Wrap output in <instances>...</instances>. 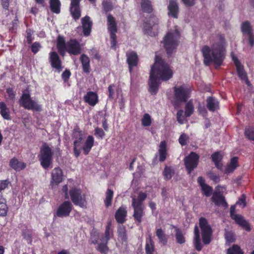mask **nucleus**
I'll use <instances>...</instances> for the list:
<instances>
[{
    "mask_svg": "<svg viewBox=\"0 0 254 254\" xmlns=\"http://www.w3.org/2000/svg\"><path fill=\"white\" fill-rule=\"evenodd\" d=\"M211 200L216 206H222L225 208L228 206L225 196L220 192H213Z\"/></svg>",
    "mask_w": 254,
    "mask_h": 254,
    "instance_id": "nucleus-16",
    "label": "nucleus"
},
{
    "mask_svg": "<svg viewBox=\"0 0 254 254\" xmlns=\"http://www.w3.org/2000/svg\"><path fill=\"white\" fill-rule=\"evenodd\" d=\"M173 72L169 65L159 56H155V62L151 67L149 80V91L155 95L158 90V81L160 79L168 80L172 77Z\"/></svg>",
    "mask_w": 254,
    "mask_h": 254,
    "instance_id": "nucleus-2",
    "label": "nucleus"
},
{
    "mask_svg": "<svg viewBox=\"0 0 254 254\" xmlns=\"http://www.w3.org/2000/svg\"><path fill=\"white\" fill-rule=\"evenodd\" d=\"M206 101L207 108L209 111L214 112L219 109V102L215 98L209 96Z\"/></svg>",
    "mask_w": 254,
    "mask_h": 254,
    "instance_id": "nucleus-25",
    "label": "nucleus"
},
{
    "mask_svg": "<svg viewBox=\"0 0 254 254\" xmlns=\"http://www.w3.org/2000/svg\"><path fill=\"white\" fill-rule=\"evenodd\" d=\"M208 175L209 178L212 180L215 183H218L220 181V177L218 175L213 173V172H209Z\"/></svg>",
    "mask_w": 254,
    "mask_h": 254,
    "instance_id": "nucleus-58",
    "label": "nucleus"
},
{
    "mask_svg": "<svg viewBox=\"0 0 254 254\" xmlns=\"http://www.w3.org/2000/svg\"><path fill=\"white\" fill-rule=\"evenodd\" d=\"M83 100L92 107H94L99 101L97 93L94 91L87 92L83 96Z\"/></svg>",
    "mask_w": 254,
    "mask_h": 254,
    "instance_id": "nucleus-20",
    "label": "nucleus"
},
{
    "mask_svg": "<svg viewBox=\"0 0 254 254\" xmlns=\"http://www.w3.org/2000/svg\"><path fill=\"white\" fill-rule=\"evenodd\" d=\"M0 115L2 117L6 120L11 119L9 114V109L7 108L6 104L4 102H1L0 104Z\"/></svg>",
    "mask_w": 254,
    "mask_h": 254,
    "instance_id": "nucleus-34",
    "label": "nucleus"
},
{
    "mask_svg": "<svg viewBox=\"0 0 254 254\" xmlns=\"http://www.w3.org/2000/svg\"><path fill=\"white\" fill-rule=\"evenodd\" d=\"M50 7L51 10L56 14L61 12V2L60 0H50Z\"/></svg>",
    "mask_w": 254,
    "mask_h": 254,
    "instance_id": "nucleus-35",
    "label": "nucleus"
},
{
    "mask_svg": "<svg viewBox=\"0 0 254 254\" xmlns=\"http://www.w3.org/2000/svg\"><path fill=\"white\" fill-rule=\"evenodd\" d=\"M131 205L133 209L144 208L142 202L135 198H132Z\"/></svg>",
    "mask_w": 254,
    "mask_h": 254,
    "instance_id": "nucleus-50",
    "label": "nucleus"
},
{
    "mask_svg": "<svg viewBox=\"0 0 254 254\" xmlns=\"http://www.w3.org/2000/svg\"><path fill=\"white\" fill-rule=\"evenodd\" d=\"M71 75V72L68 69H65L62 74V78L65 82L68 81Z\"/></svg>",
    "mask_w": 254,
    "mask_h": 254,
    "instance_id": "nucleus-60",
    "label": "nucleus"
},
{
    "mask_svg": "<svg viewBox=\"0 0 254 254\" xmlns=\"http://www.w3.org/2000/svg\"><path fill=\"white\" fill-rule=\"evenodd\" d=\"M183 113L184 111L183 110H179L177 113V120L180 124H183Z\"/></svg>",
    "mask_w": 254,
    "mask_h": 254,
    "instance_id": "nucleus-62",
    "label": "nucleus"
},
{
    "mask_svg": "<svg viewBox=\"0 0 254 254\" xmlns=\"http://www.w3.org/2000/svg\"><path fill=\"white\" fill-rule=\"evenodd\" d=\"M151 23L145 22L143 24V30L146 34L152 36V28L153 26L150 24Z\"/></svg>",
    "mask_w": 254,
    "mask_h": 254,
    "instance_id": "nucleus-51",
    "label": "nucleus"
},
{
    "mask_svg": "<svg viewBox=\"0 0 254 254\" xmlns=\"http://www.w3.org/2000/svg\"><path fill=\"white\" fill-rule=\"evenodd\" d=\"M151 118L148 114H145L141 120V124L143 127H149L151 124Z\"/></svg>",
    "mask_w": 254,
    "mask_h": 254,
    "instance_id": "nucleus-47",
    "label": "nucleus"
},
{
    "mask_svg": "<svg viewBox=\"0 0 254 254\" xmlns=\"http://www.w3.org/2000/svg\"><path fill=\"white\" fill-rule=\"evenodd\" d=\"M168 16L174 18H178L179 13V6L178 0H169L168 5Z\"/></svg>",
    "mask_w": 254,
    "mask_h": 254,
    "instance_id": "nucleus-18",
    "label": "nucleus"
},
{
    "mask_svg": "<svg viewBox=\"0 0 254 254\" xmlns=\"http://www.w3.org/2000/svg\"><path fill=\"white\" fill-rule=\"evenodd\" d=\"M163 174L164 179L166 180H169L171 179L174 175L175 171L171 167L166 166L164 169Z\"/></svg>",
    "mask_w": 254,
    "mask_h": 254,
    "instance_id": "nucleus-40",
    "label": "nucleus"
},
{
    "mask_svg": "<svg viewBox=\"0 0 254 254\" xmlns=\"http://www.w3.org/2000/svg\"><path fill=\"white\" fill-rule=\"evenodd\" d=\"M103 6L104 10L106 13L111 11L113 9V5L110 2H108V1L103 2Z\"/></svg>",
    "mask_w": 254,
    "mask_h": 254,
    "instance_id": "nucleus-55",
    "label": "nucleus"
},
{
    "mask_svg": "<svg viewBox=\"0 0 254 254\" xmlns=\"http://www.w3.org/2000/svg\"><path fill=\"white\" fill-rule=\"evenodd\" d=\"M6 93L10 99L14 100L15 99V92L13 91L12 88H7L6 90Z\"/></svg>",
    "mask_w": 254,
    "mask_h": 254,
    "instance_id": "nucleus-59",
    "label": "nucleus"
},
{
    "mask_svg": "<svg viewBox=\"0 0 254 254\" xmlns=\"http://www.w3.org/2000/svg\"><path fill=\"white\" fill-rule=\"evenodd\" d=\"M241 31L244 35L247 34L248 36L249 43L250 46L253 47L254 46V34L249 21H246L242 23Z\"/></svg>",
    "mask_w": 254,
    "mask_h": 254,
    "instance_id": "nucleus-15",
    "label": "nucleus"
},
{
    "mask_svg": "<svg viewBox=\"0 0 254 254\" xmlns=\"http://www.w3.org/2000/svg\"><path fill=\"white\" fill-rule=\"evenodd\" d=\"M145 250L146 254H153L155 251L154 243L150 235L146 239Z\"/></svg>",
    "mask_w": 254,
    "mask_h": 254,
    "instance_id": "nucleus-33",
    "label": "nucleus"
},
{
    "mask_svg": "<svg viewBox=\"0 0 254 254\" xmlns=\"http://www.w3.org/2000/svg\"><path fill=\"white\" fill-rule=\"evenodd\" d=\"M201 52L205 65H209L213 63L216 67H219L222 64L225 59V51L221 44L213 45L212 49L208 46L205 45L202 47Z\"/></svg>",
    "mask_w": 254,
    "mask_h": 254,
    "instance_id": "nucleus-3",
    "label": "nucleus"
},
{
    "mask_svg": "<svg viewBox=\"0 0 254 254\" xmlns=\"http://www.w3.org/2000/svg\"><path fill=\"white\" fill-rule=\"evenodd\" d=\"M225 239L229 242H233L235 241L234 236L231 232H227L225 234Z\"/></svg>",
    "mask_w": 254,
    "mask_h": 254,
    "instance_id": "nucleus-64",
    "label": "nucleus"
},
{
    "mask_svg": "<svg viewBox=\"0 0 254 254\" xmlns=\"http://www.w3.org/2000/svg\"><path fill=\"white\" fill-rule=\"evenodd\" d=\"M58 53L50 52L49 54V62L51 67L60 73L64 69V66L60 56L64 57L66 52L70 55L77 56L81 53V48L79 42L75 39H70L66 42L64 36L59 35L57 39Z\"/></svg>",
    "mask_w": 254,
    "mask_h": 254,
    "instance_id": "nucleus-1",
    "label": "nucleus"
},
{
    "mask_svg": "<svg viewBox=\"0 0 254 254\" xmlns=\"http://www.w3.org/2000/svg\"><path fill=\"white\" fill-rule=\"evenodd\" d=\"M126 56L127 62L128 65V70L129 72L131 73L133 67L136 66L138 64V57L137 53L134 51L127 53Z\"/></svg>",
    "mask_w": 254,
    "mask_h": 254,
    "instance_id": "nucleus-17",
    "label": "nucleus"
},
{
    "mask_svg": "<svg viewBox=\"0 0 254 254\" xmlns=\"http://www.w3.org/2000/svg\"><path fill=\"white\" fill-rule=\"evenodd\" d=\"M72 137L75 140L73 141V152L76 157H78L80 154L81 151L78 147L80 146L82 141L85 138L83 131L80 127L76 126L73 130Z\"/></svg>",
    "mask_w": 254,
    "mask_h": 254,
    "instance_id": "nucleus-11",
    "label": "nucleus"
},
{
    "mask_svg": "<svg viewBox=\"0 0 254 254\" xmlns=\"http://www.w3.org/2000/svg\"><path fill=\"white\" fill-rule=\"evenodd\" d=\"M227 254H244L240 246L234 245L227 250Z\"/></svg>",
    "mask_w": 254,
    "mask_h": 254,
    "instance_id": "nucleus-44",
    "label": "nucleus"
},
{
    "mask_svg": "<svg viewBox=\"0 0 254 254\" xmlns=\"http://www.w3.org/2000/svg\"><path fill=\"white\" fill-rule=\"evenodd\" d=\"M156 235L159 242L163 245L166 246L168 243V237L164 231L161 229H157L156 231Z\"/></svg>",
    "mask_w": 254,
    "mask_h": 254,
    "instance_id": "nucleus-36",
    "label": "nucleus"
},
{
    "mask_svg": "<svg viewBox=\"0 0 254 254\" xmlns=\"http://www.w3.org/2000/svg\"><path fill=\"white\" fill-rule=\"evenodd\" d=\"M199 156L195 152H191L184 159V163L189 174L197 167L199 162Z\"/></svg>",
    "mask_w": 254,
    "mask_h": 254,
    "instance_id": "nucleus-12",
    "label": "nucleus"
},
{
    "mask_svg": "<svg viewBox=\"0 0 254 254\" xmlns=\"http://www.w3.org/2000/svg\"><path fill=\"white\" fill-rule=\"evenodd\" d=\"M115 87V85H114V84H113L110 85L108 88V92H109L108 98L110 100H113L114 98L115 90L113 89V87Z\"/></svg>",
    "mask_w": 254,
    "mask_h": 254,
    "instance_id": "nucleus-57",
    "label": "nucleus"
},
{
    "mask_svg": "<svg viewBox=\"0 0 254 254\" xmlns=\"http://www.w3.org/2000/svg\"><path fill=\"white\" fill-rule=\"evenodd\" d=\"M81 22L84 36L86 37L89 36L91 32L93 25L90 17L88 15H86L81 18Z\"/></svg>",
    "mask_w": 254,
    "mask_h": 254,
    "instance_id": "nucleus-21",
    "label": "nucleus"
},
{
    "mask_svg": "<svg viewBox=\"0 0 254 254\" xmlns=\"http://www.w3.org/2000/svg\"><path fill=\"white\" fill-rule=\"evenodd\" d=\"M235 206L234 205L231 206L230 211L231 218L244 229L248 232H250L252 228L250 223L241 215L235 214Z\"/></svg>",
    "mask_w": 254,
    "mask_h": 254,
    "instance_id": "nucleus-13",
    "label": "nucleus"
},
{
    "mask_svg": "<svg viewBox=\"0 0 254 254\" xmlns=\"http://www.w3.org/2000/svg\"><path fill=\"white\" fill-rule=\"evenodd\" d=\"M11 0H0L2 8L5 10H8L9 3Z\"/></svg>",
    "mask_w": 254,
    "mask_h": 254,
    "instance_id": "nucleus-63",
    "label": "nucleus"
},
{
    "mask_svg": "<svg viewBox=\"0 0 254 254\" xmlns=\"http://www.w3.org/2000/svg\"><path fill=\"white\" fill-rule=\"evenodd\" d=\"M127 209L125 205L120 206L115 214V218L116 221L120 224H123L126 221V218L127 216Z\"/></svg>",
    "mask_w": 254,
    "mask_h": 254,
    "instance_id": "nucleus-22",
    "label": "nucleus"
},
{
    "mask_svg": "<svg viewBox=\"0 0 254 254\" xmlns=\"http://www.w3.org/2000/svg\"><path fill=\"white\" fill-rule=\"evenodd\" d=\"M70 12L72 17L75 20H78L81 16L80 2L71 1L70 6Z\"/></svg>",
    "mask_w": 254,
    "mask_h": 254,
    "instance_id": "nucleus-24",
    "label": "nucleus"
},
{
    "mask_svg": "<svg viewBox=\"0 0 254 254\" xmlns=\"http://www.w3.org/2000/svg\"><path fill=\"white\" fill-rule=\"evenodd\" d=\"M83 70L85 73H88L90 69V60L89 58L85 54H82L80 57Z\"/></svg>",
    "mask_w": 254,
    "mask_h": 254,
    "instance_id": "nucleus-27",
    "label": "nucleus"
},
{
    "mask_svg": "<svg viewBox=\"0 0 254 254\" xmlns=\"http://www.w3.org/2000/svg\"><path fill=\"white\" fill-rule=\"evenodd\" d=\"M199 226L200 229L202 242L204 245H208L212 240L213 230L207 220L203 217L199 219Z\"/></svg>",
    "mask_w": 254,
    "mask_h": 254,
    "instance_id": "nucleus-8",
    "label": "nucleus"
},
{
    "mask_svg": "<svg viewBox=\"0 0 254 254\" xmlns=\"http://www.w3.org/2000/svg\"><path fill=\"white\" fill-rule=\"evenodd\" d=\"M159 159L160 162L164 161L167 157V143L166 141H162L159 146Z\"/></svg>",
    "mask_w": 254,
    "mask_h": 254,
    "instance_id": "nucleus-29",
    "label": "nucleus"
},
{
    "mask_svg": "<svg viewBox=\"0 0 254 254\" xmlns=\"http://www.w3.org/2000/svg\"><path fill=\"white\" fill-rule=\"evenodd\" d=\"M144 208L133 209V217L134 220L138 223H141L142 221L143 217L145 215L144 211Z\"/></svg>",
    "mask_w": 254,
    "mask_h": 254,
    "instance_id": "nucleus-37",
    "label": "nucleus"
},
{
    "mask_svg": "<svg viewBox=\"0 0 254 254\" xmlns=\"http://www.w3.org/2000/svg\"><path fill=\"white\" fill-rule=\"evenodd\" d=\"M73 208L72 202L69 200H65L59 205L56 212V215L61 218L68 217Z\"/></svg>",
    "mask_w": 254,
    "mask_h": 254,
    "instance_id": "nucleus-14",
    "label": "nucleus"
},
{
    "mask_svg": "<svg viewBox=\"0 0 254 254\" xmlns=\"http://www.w3.org/2000/svg\"><path fill=\"white\" fill-rule=\"evenodd\" d=\"M175 237L177 243L183 244L185 243V238L183 234L182 231L179 228H177L176 229Z\"/></svg>",
    "mask_w": 254,
    "mask_h": 254,
    "instance_id": "nucleus-41",
    "label": "nucleus"
},
{
    "mask_svg": "<svg viewBox=\"0 0 254 254\" xmlns=\"http://www.w3.org/2000/svg\"><path fill=\"white\" fill-rule=\"evenodd\" d=\"M180 33L178 29L168 32L163 39L164 48L168 57L171 56L179 45Z\"/></svg>",
    "mask_w": 254,
    "mask_h": 254,
    "instance_id": "nucleus-5",
    "label": "nucleus"
},
{
    "mask_svg": "<svg viewBox=\"0 0 254 254\" xmlns=\"http://www.w3.org/2000/svg\"><path fill=\"white\" fill-rule=\"evenodd\" d=\"M111 222H108L106 226L104 235L101 238V240H104L106 242H108L114 236L113 230L111 229Z\"/></svg>",
    "mask_w": 254,
    "mask_h": 254,
    "instance_id": "nucleus-31",
    "label": "nucleus"
},
{
    "mask_svg": "<svg viewBox=\"0 0 254 254\" xmlns=\"http://www.w3.org/2000/svg\"><path fill=\"white\" fill-rule=\"evenodd\" d=\"M174 95L172 103L175 108L180 107L182 103H186L190 97L191 90L185 85L173 87Z\"/></svg>",
    "mask_w": 254,
    "mask_h": 254,
    "instance_id": "nucleus-4",
    "label": "nucleus"
},
{
    "mask_svg": "<svg viewBox=\"0 0 254 254\" xmlns=\"http://www.w3.org/2000/svg\"><path fill=\"white\" fill-rule=\"evenodd\" d=\"M201 189L203 194L206 197H209L212 194H213V188L208 185L203 186Z\"/></svg>",
    "mask_w": 254,
    "mask_h": 254,
    "instance_id": "nucleus-48",
    "label": "nucleus"
},
{
    "mask_svg": "<svg viewBox=\"0 0 254 254\" xmlns=\"http://www.w3.org/2000/svg\"><path fill=\"white\" fill-rule=\"evenodd\" d=\"M236 67L239 77L242 80H246L247 81V84H248L249 83V81L248 80L247 74L244 69V66L242 64Z\"/></svg>",
    "mask_w": 254,
    "mask_h": 254,
    "instance_id": "nucleus-39",
    "label": "nucleus"
},
{
    "mask_svg": "<svg viewBox=\"0 0 254 254\" xmlns=\"http://www.w3.org/2000/svg\"><path fill=\"white\" fill-rule=\"evenodd\" d=\"M211 159L214 163H218L221 162L223 159V156L221 154L220 152L217 151L213 153L211 155Z\"/></svg>",
    "mask_w": 254,
    "mask_h": 254,
    "instance_id": "nucleus-49",
    "label": "nucleus"
},
{
    "mask_svg": "<svg viewBox=\"0 0 254 254\" xmlns=\"http://www.w3.org/2000/svg\"><path fill=\"white\" fill-rule=\"evenodd\" d=\"M107 26L110 36L111 48L116 50L117 43L116 36L117 23L115 18L111 14L107 15Z\"/></svg>",
    "mask_w": 254,
    "mask_h": 254,
    "instance_id": "nucleus-10",
    "label": "nucleus"
},
{
    "mask_svg": "<svg viewBox=\"0 0 254 254\" xmlns=\"http://www.w3.org/2000/svg\"><path fill=\"white\" fill-rule=\"evenodd\" d=\"M38 157L40 164L44 169H47L52 164L53 152L52 149L46 143H44L41 147Z\"/></svg>",
    "mask_w": 254,
    "mask_h": 254,
    "instance_id": "nucleus-7",
    "label": "nucleus"
},
{
    "mask_svg": "<svg viewBox=\"0 0 254 254\" xmlns=\"http://www.w3.org/2000/svg\"><path fill=\"white\" fill-rule=\"evenodd\" d=\"M113 196V190L110 189H108L106 192V197L104 200V204L107 208L112 205Z\"/></svg>",
    "mask_w": 254,
    "mask_h": 254,
    "instance_id": "nucleus-38",
    "label": "nucleus"
},
{
    "mask_svg": "<svg viewBox=\"0 0 254 254\" xmlns=\"http://www.w3.org/2000/svg\"><path fill=\"white\" fill-rule=\"evenodd\" d=\"M245 136L251 140H254V127H247L245 129Z\"/></svg>",
    "mask_w": 254,
    "mask_h": 254,
    "instance_id": "nucleus-43",
    "label": "nucleus"
},
{
    "mask_svg": "<svg viewBox=\"0 0 254 254\" xmlns=\"http://www.w3.org/2000/svg\"><path fill=\"white\" fill-rule=\"evenodd\" d=\"M19 105L24 109L34 111H41L42 108L35 101L31 98L30 93H24L19 100Z\"/></svg>",
    "mask_w": 254,
    "mask_h": 254,
    "instance_id": "nucleus-9",
    "label": "nucleus"
},
{
    "mask_svg": "<svg viewBox=\"0 0 254 254\" xmlns=\"http://www.w3.org/2000/svg\"><path fill=\"white\" fill-rule=\"evenodd\" d=\"M8 209V208L5 198L0 195V217L6 216L7 214Z\"/></svg>",
    "mask_w": 254,
    "mask_h": 254,
    "instance_id": "nucleus-32",
    "label": "nucleus"
},
{
    "mask_svg": "<svg viewBox=\"0 0 254 254\" xmlns=\"http://www.w3.org/2000/svg\"><path fill=\"white\" fill-rule=\"evenodd\" d=\"M193 244L196 251H200L202 249L203 245L201 243L199 230L197 225H195L194 228Z\"/></svg>",
    "mask_w": 254,
    "mask_h": 254,
    "instance_id": "nucleus-23",
    "label": "nucleus"
},
{
    "mask_svg": "<svg viewBox=\"0 0 254 254\" xmlns=\"http://www.w3.org/2000/svg\"><path fill=\"white\" fill-rule=\"evenodd\" d=\"M68 193L69 198L75 205L79 206L82 208L87 207V202L86 195L82 193L80 189L72 187L69 189Z\"/></svg>",
    "mask_w": 254,
    "mask_h": 254,
    "instance_id": "nucleus-6",
    "label": "nucleus"
},
{
    "mask_svg": "<svg viewBox=\"0 0 254 254\" xmlns=\"http://www.w3.org/2000/svg\"><path fill=\"white\" fill-rule=\"evenodd\" d=\"M148 22L151 23L152 26H155L159 23V19L154 15H151L148 20L147 21Z\"/></svg>",
    "mask_w": 254,
    "mask_h": 254,
    "instance_id": "nucleus-53",
    "label": "nucleus"
},
{
    "mask_svg": "<svg viewBox=\"0 0 254 254\" xmlns=\"http://www.w3.org/2000/svg\"><path fill=\"white\" fill-rule=\"evenodd\" d=\"M51 184L52 185H58L63 180V172L62 170L59 167L55 168L51 173Z\"/></svg>",
    "mask_w": 254,
    "mask_h": 254,
    "instance_id": "nucleus-19",
    "label": "nucleus"
},
{
    "mask_svg": "<svg viewBox=\"0 0 254 254\" xmlns=\"http://www.w3.org/2000/svg\"><path fill=\"white\" fill-rule=\"evenodd\" d=\"M189 137L185 133L182 134L179 138V142L182 146H185L187 144V141Z\"/></svg>",
    "mask_w": 254,
    "mask_h": 254,
    "instance_id": "nucleus-56",
    "label": "nucleus"
},
{
    "mask_svg": "<svg viewBox=\"0 0 254 254\" xmlns=\"http://www.w3.org/2000/svg\"><path fill=\"white\" fill-rule=\"evenodd\" d=\"M140 6L142 11L146 13H151L153 11V6L150 0H141Z\"/></svg>",
    "mask_w": 254,
    "mask_h": 254,
    "instance_id": "nucleus-30",
    "label": "nucleus"
},
{
    "mask_svg": "<svg viewBox=\"0 0 254 254\" xmlns=\"http://www.w3.org/2000/svg\"><path fill=\"white\" fill-rule=\"evenodd\" d=\"M101 243L98 245L97 250L102 254H107L108 252L109 249L107 246L108 242L106 241L101 239Z\"/></svg>",
    "mask_w": 254,
    "mask_h": 254,
    "instance_id": "nucleus-42",
    "label": "nucleus"
},
{
    "mask_svg": "<svg viewBox=\"0 0 254 254\" xmlns=\"http://www.w3.org/2000/svg\"><path fill=\"white\" fill-rule=\"evenodd\" d=\"M194 112V107L192 103L188 102L185 106V116L186 117H190Z\"/></svg>",
    "mask_w": 254,
    "mask_h": 254,
    "instance_id": "nucleus-46",
    "label": "nucleus"
},
{
    "mask_svg": "<svg viewBox=\"0 0 254 254\" xmlns=\"http://www.w3.org/2000/svg\"><path fill=\"white\" fill-rule=\"evenodd\" d=\"M41 47V46L40 43L38 42H35L32 44L31 47V51L34 54H36L39 51L40 48Z\"/></svg>",
    "mask_w": 254,
    "mask_h": 254,
    "instance_id": "nucleus-54",
    "label": "nucleus"
},
{
    "mask_svg": "<svg viewBox=\"0 0 254 254\" xmlns=\"http://www.w3.org/2000/svg\"><path fill=\"white\" fill-rule=\"evenodd\" d=\"M94 143V139L92 135H88L82 147L84 154L86 155L88 154Z\"/></svg>",
    "mask_w": 254,
    "mask_h": 254,
    "instance_id": "nucleus-28",
    "label": "nucleus"
},
{
    "mask_svg": "<svg viewBox=\"0 0 254 254\" xmlns=\"http://www.w3.org/2000/svg\"><path fill=\"white\" fill-rule=\"evenodd\" d=\"M99 234H92L91 235V239L89 240V244H94L96 245L98 243V239H99Z\"/></svg>",
    "mask_w": 254,
    "mask_h": 254,
    "instance_id": "nucleus-61",
    "label": "nucleus"
},
{
    "mask_svg": "<svg viewBox=\"0 0 254 254\" xmlns=\"http://www.w3.org/2000/svg\"><path fill=\"white\" fill-rule=\"evenodd\" d=\"M9 165L15 171L19 172L25 168L26 164L23 162L19 161L16 158L13 157L10 160Z\"/></svg>",
    "mask_w": 254,
    "mask_h": 254,
    "instance_id": "nucleus-26",
    "label": "nucleus"
},
{
    "mask_svg": "<svg viewBox=\"0 0 254 254\" xmlns=\"http://www.w3.org/2000/svg\"><path fill=\"white\" fill-rule=\"evenodd\" d=\"M117 232L118 236L124 241H126L127 239V231L124 226H119L118 228Z\"/></svg>",
    "mask_w": 254,
    "mask_h": 254,
    "instance_id": "nucleus-45",
    "label": "nucleus"
},
{
    "mask_svg": "<svg viewBox=\"0 0 254 254\" xmlns=\"http://www.w3.org/2000/svg\"><path fill=\"white\" fill-rule=\"evenodd\" d=\"M94 135L97 137L103 139L105 136V133L101 128L97 127L94 130Z\"/></svg>",
    "mask_w": 254,
    "mask_h": 254,
    "instance_id": "nucleus-52",
    "label": "nucleus"
}]
</instances>
